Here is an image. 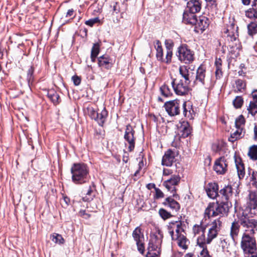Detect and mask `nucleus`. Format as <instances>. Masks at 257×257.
<instances>
[{
    "instance_id": "nucleus-58",
    "label": "nucleus",
    "mask_w": 257,
    "mask_h": 257,
    "mask_svg": "<svg viewBox=\"0 0 257 257\" xmlns=\"http://www.w3.org/2000/svg\"><path fill=\"white\" fill-rule=\"evenodd\" d=\"M79 215L85 219L88 218L89 217V215L86 212L85 210H80L79 212Z\"/></svg>"
},
{
    "instance_id": "nucleus-15",
    "label": "nucleus",
    "mask_w": 257,
    "mask_h": 257,
    "mask_svg": "<svg viewBox=\"0 0 257 257\" xmlns=\"http://www.w3.org/2000/svg\"><path fill=\"white\" fill-rule=\"evenodd\" d=\"M206 227L202 224L199 225L195 224L193 227L194 234L198 236L197 238V245H203L205 242V232Z\"/></svg>"
},
{
    "instance_id": "nucleus-13",
    "label": "nucleus",
    "mask_w": 257,
    "mask_h": 257,
    "mask_svg": "<svg viewBox=\"0 0 257 257\" xmlns=\"http://www.w3.org/2000/svg\"><path fill=\"white\" fill-rule=\"evenodd\" d=\"M227 165L228 164L225 156H222L215 161L213 169L217 174L223 175L224 174L227 170Z\"/></svg>"
},
{
    "instance_id": "nucleus-44",
    "label": "nucleus",
    "mask_w": 257,
    "mask_h": 257,
    "mask_svg": "<svg viewBox=\"0 0 257 257\" xmlns=\"http://www.w3.org/2000/svg\"><path fill=\"white\" fill-rule=\"evenodd\" d=\"M160 91L161 92V94L165 97L170 96L172 94L169 86L165 84L160 87Z\"/></svg>"
},
{
    "instance_id": "nucleus-14",
    "label": "nucleus",
    "mask_w": 257,
    "mask_h": 257,
    "mask_svg": "<svg viewBox=\"0 0 257 257\" xmlns=\"http://www.w3.org/2000/svg\"><path fill=\"white\" fill-rule=\"evenodd\" d=\"M154 45L156 50L157 59L162 63L166 64L170 63L171 62L172 58L170 57V59L168 58V60L167 58V53H166L165 57H164L163 49L161 42L159 40H157L154 41Z\"/></svg>"
},
{
    "instance_id": "nucleus-45",
    "label": "nucleus",
    "mask_w": 257,
    "mask_h": 257,
    "mask_svg": "<svg viewBox=\"0 0 257 257\" xmlns=\"http://www.w3.org/2000/svg\"><path fill=\"white\" fill-rule=\"evenodd\" d=\"M159 214L160 216L164 219L166 220L168 218H171L172 215L171 214L170 212L167 211L164 208H161L159 210Z\"/></svg>"
},
{
    "instance_id": "nucleus-28",
    "label": "nucleus",
    "mask_w": 257,
    "mask_h": 257,
    "mask_svg": "<svg viewBox=\"0 0 257 257\" xmlns=\"http://www.w3.org/2000/svg\"><path fill=\"white\" fill-rule=\"evenodd\" d=\"M191 133V128L188 122H184L179 128V135L181 137L185 138L188 137Z\"/></svg>"
},
{
    "instance_id": "nucleus-43",
    "label": "nucleus",
    "mask_w": 257,
    "mask_h": 257,
    "mask_svg": "<svg viewBox=\"0 0 257 257\" xmlns=\"http://www.w3.org/2000/svg\"><path fill=\"white\" fill-rule=\"evenodd\" d=\"M207 244L203 243V245H197V246L201 249L200 254L201 257H211L209 254L207 246Z\"/></svg>"
},
{
    "instance_id": "nucleus-51",
    "label": "nucleus",
    "mask_w": 257,
    "mask_h": 257,
    "mask_svg": "<svg viewBox=\"0 0 257 257\" xmlns=\"http://www.w3.org/2000/svg\"><path fill=\"white\" fill-rule=\"evenodd\" d=\"M100 20L98 18H94L86 21L85 24L90 27H92L95 24L99 23Z\"/></svg>"
},
{
    "instance_id": "nucleus-2",
    "label": "nucleus",
    "mask_w": 257,
    "mask_h": 257,
    "mask_svg": "<svg viewBox=\"0 0 257 257\" xmlns=\"http://www.w3.org/2000/svg\"><path fill=\"white\" fill-rule=\"evenodd\" d=\"M231 204L228 201L216 202L210 203L204 212L205 217L208 218L211 217H217L221 219L228 215Z\"/></svg>"
},
{
    "instance_id": "nucleus-30",
    "label": "nucleus",
    "mask_w": 257,
    "mask_h": 257,
    "mask_svg": "<svg viewBox=\"0 0 257 257\" xmlns=\"http://www.w3.org/2000/svg\"><path fill=\"white\" fill-rule=\"evenodd\" d=\"M94 188V184L92 182L91 185L89 186V188L86 192L85 191H84V194L85 195V196L82 197V200L83 201L89 202L93 199L95 195L93 193Z\"/></svg>"
},
{
    "instance_id": "nucleus-60",
    "label": "nucleus",
    "mask_w": 257,
    "mask_h": 257,
    "mask_svg": "<svg viewBox=\"0 0 257 257\" xmlns=\"http://www.w3.org/2000/svg\"><path fill=\"white\" fill-rule=\"evenodd\" d=\"M172 173H173L172 170H171L170 169H164L163 170V175L164 176H169V175L172 174Z\"/></svg>"
},
{
    "instance_id": "nucleus-39",
    "label": "nucleus",
    "mask_w": 257,
    "mask_h": 257,
    "mask_svg": "<svg viewBox=\"0 0 257 257\" xmlns=\"http://www.w3.org/2000/svg\"><path fill=\"white\" fill-rule=\"evenodd\" d=\"M247 33L250 36H253L257 33V24L253 22H251L247 25Z\"/></svg>"
},
{
    "instance_id": "nucleus-20",
    "label": "nucleus",
    "mask_w": 257,
    "mask_h": 257,
    "mask_svg": "<svg viewBox=\"0 0 257 257\" xmlns=\"http://www.w3.org/2000/svg\"><path fill=\"white\" fill-rule=\"evenodd\" d=\"M212 147L214 151L219 153L220 155L223 156H227L229 153L227 144L223 141H220L214 144Z\"/></svg>"
},
{
    "instance_id": "nucleus-31",
    "label": "nucleus",
    "mask_w": 257,
    "mask_h": 257,
    "mask_svg": "<svg viewBox=\"0 0 257 257\" xmlns=\"http://www.w3.org/2000/svg\"><path fill=\"white\" fill-rule=\"evenodd\" d=\"M219 232V231L217 230L209 229L207 234V237L205 236L204 243L207 244H210L212 242L213 239H214L217 236Z\"/></svg>"
},
{
    "instance_id": "nucleus-48",
    "label": "nucleus",
    "mask_w": 257,
    "mask_h": 257,
    "mask_svg": "<svg viewBox=\"0 0 257 257\" xmlns=\"http://www.w3.org/2000/svg\"><path fill=\"white\" fill-rule=\"evenodd\" d=\"M100 45L98 43H94L91 49V54L94 56H97L99 53Z\"/></svg>"
},
{
    "instance_id": "nucleus-62",
    "label": "nucleus",
    "mask_w": 257,
    "mask_h": 257,
    "mask_svg": "<svg viewBox=\"0 0 257 257\" xmlns=\"http://www.w3.org/2000/svg\"><path fill=\"white\" fill-rule=\"evenodd\" d=\"M252 97L254 102H257V90L252 91Z\"/></svg>"
},
{
    "instance_id": "nucleus-8",
    "label": "nucleus",
    "mask_w": 257,
    "mask_h": 257,
    "mask_svg": "<svg viewBox=\"0 0 257 257\" xmlns=\"http://www.w3.org/2000/svg\"><path fill=\"white\" fill-rule=\"evenodd\" d=\"M171 85L175 92L178 95H185L189 91V84L183 82V80L172 78Z\"/></svg>"
},
{
    "instance_id": "nucleus-26",
    "label": "nucleus",
    "mask_w": 257,
    "mask_h": 257,
    "mask_svg": "<svg viewBox=\"0 0 257 257\" xmlns=\"http://www.w3.org/2000/svg\"><path fill=\"white\" fill-rule=\"evenodd\" d=\"M209 23L210 20L209 19L205 16H201L199 17L198 20L197 19V22L195 25L196 28L202 32L208 27Z\"/></svg>"
},
{
    "instance_id": "nucleus-37",
    "label": "nucleus",
    "mask_w": 257,
    "mask_h": 257,
    "mask_svg": "<svg viewBox=\"0 0 257 257\" xmlns=\"http://www.w3.org/2000/svg\"><path fill=\"white\" fill-rule=\"evenodd\" d=\"M222 226V221L220 218L214 220L209 225V228L212 230H215L219 231Z\"/></svg>"
},
{
    "instance_id": "nucleus-56",
    "label": "nucleus",
    "mask_w": 257,
    "mask_h": 257,
    "mask_svg": "<svg viewBox=\"0 0 257 257\" xmlns=\"http://www.w3.org/2000/svg\"><path fill=\"white\" fill-rule=\"evenodd\" d=\"M240 48L238 47L234 48L232 52V57L237 58L240 56Z\"/></svg>"
},
{
    "instance_id": "nucleus-17",
    "label": "nucleus",
    "mask_w": 257,
    "mask_h": 257,
    "mask_svg": "<svg viewBox=\"0 0 257 257\" xmlns=\"http://www.w3.org/2000/svg\"><path fill=\"white\" fill-rule=\"evenodd\" d=\"M179 73L184 78V82L189 84L193 80L194 72L186 66H181L179 67Z\"/></svg>"
},
{
    "instance_id": "nucleus-34",
    "label": "nucleus",
    "mask_w": 257,
    "mask_h": 257,
    "mask_svg": "<svg viewBox=\"0 0 257 257\" xmlns=\"http://www.w3.org/2000/svg\"><path fill=\"white\" fill-rule=\"evenodd\" d=\"M165 45L167 49V58L168 60V58L170 59V57H172V49L174 47V42L172 40H166L165 42Z\"/></svg>"
},
{
    "instance_id": "nucleus-41",
    "label": "nucleus",
    "mask_w": 257,
    "mask_h": 257,
    "mask_svg": "<svg viewBox=\"0 0 257 257\" xmlns=\"http://www.w3.org/2000/svg\"><path fill=\"white\" fill-rule=\"evenodd\" d=\"M257 14V10L250 8L245 11V16L251 20H255Z\"/></svg>"
},
{
    "instance_id": "nucleus-7",
    "label": "nucleus",
    "mask_w": 257,
    "mask_h": 257,
    "mask_svg": "<svg viewBox=\"0 0 257 257\" xmlns=\"http://www.w3.org/2000/svg\"><path fill=\"white\" fill-rule=\"evenodd\" d=\"M181 178L178 175H173L169 179L164 181L163 183V186L173 193V197L176 199H179V195L176 193V186L180 182Z\"/></svg>"
},
{
    "instance_id": "nucleus-40",
    "label": "nucleus",
    "mask_w": 257,
    "mask_h": 257,
    "mask_svg": "<svg viewBox=\"0 0 257 257\" xmlns=\"http://www.w3.org/2000/svg\"><path fill=\"white\" fill-rule=\"evenodd\" d=\"M248 155L252 160H257V145L250 147Z\"/></svg>"
},
{
    "instance_id": "nucleus-1",
    "label": "nucleus",
    "mask_w": 257,
    "mask_h": 257,
    "mask_svg": "<svg viewBox=\"0 0 257 257\" xmlns=\"http://www.w3.org/2000/svg\"><path fill=\"white\" fill-rule=\"evenodd\" d=\"M246 213L243 212L242 215V249L244 257H257L256 252V243L252 237L254 233V228L256 225V221L249 217H246Z\"/></svg>"
},
{
    "instance_id": "nucleus-53",
    "label": "nucleus",
    "mask_w": 257,
    "mask_h": 257,
    "mask_svg": "<svg viewBox=\"0 0 257 257\" xmlns=\"http://www.w3.org/2000/svg\"><path fill=\"white\" fill-rule=\"evenodd\" d=\"M165 195L164 193L158 188H155V194L154 195V198L158 199L160 198H164Z\"/></svg>"
},
{
    "instance_id": "nucleus-6",
    "label": "nucleus",
    "mask_w": 257,
    "mask_h": 257,
    "mask_svg": "<svg viewBox=\"0 0 257 257\" xmlns=\"http://www.w3.org/2000/svg\"><path fill=\"white\" fill-rule=\"evenodd\" d=\"M179 60L185 64H189L194 60V53L186 45L180 46L177 51Z\"/></svg>"
},
{
    "instance_id": "nucleus-55",
    "label": "nucleus",
    "mask_w": 257,
    "mask_h": 257,
    "mask_svg": "<svg viewBox=\"0 0 257 257\" xmlns=\"http://www.w3.org/2000/svg\"><path fill=\"white\" fill-rule=\"evenodd\" d=\"M138 251L141 253L143 254L145 251L144 244L142 241L136 242Z\"/></svg>"
},
{
    "instance_id": "nucleus-9",
    "label": "nucleus",
    "mask_w": 257,
    "mask_h": 257,
    "mask_svg": "<svg viewBox=\"0 0 257 257\" xmlns=\"http://www.w3.org/2000/svg\"><path fill=\"white\" fill-rule=\"evenodd\" d=\"M163 237L162 231L158 229L156 233L151 236L148 248H150L152 250H161Z\"/></svg>"
},
{
    "instance_id": "nucleus-22",
    "label": "nucleus",
    "mask_w": 257,
    "mask_h": 257,
    "mask_svg": "<svg viewBox=\"0 0 257 257\" xmlns=\"http://www.w3.org/2000/svg\"><path fill=\"white\" fill-rule=\"evenodd\" d=\"M218 185L216 183H209L206 187V192L209 197L215 198L218 195Z\"/></svg>"
},
{
    "instance_id": "nucleus-46",
    "label": "nucleus",
    "mask_w": 257,
    "mask_h": 257,
    "mask_svg": "<svg viewBox=\"0 0 257 257\" xmlns=\"http://www.w3.org/2000/svg\"><path fill=\"white\" fill-rule=\"evenodd\" d=\"M148 252L146 257H159L161 253V250H152L150 248H148Z\"/></svg>"
},
{
    "instance_id": "nucleus-24",
    "label": "nucleus",
    "mask_w": 257,
    "mask_h": 257,
    "mask_svg": "<svg viewBox=\"0 0 257 257\" xmlns=\"http://www.w3.org/2000/svg\"><path fill=\"white\" fill-rule=\"evenodd\" d=\"M98 64L99 67L109 69L112 67L113 61L108 56L102 55L98 57Z\"/></svg>"
},
{
    "instance_id": "nucleus-42",
    "label": "nucleus",
    "mask_w": 257,
    "mask_h": 257,
    "mask_svg": "<svg viewBox=\"0 0 257 257\" xmlns=\"http://www.w3.org/2000/svg\"><path fill=\"white\" fill-rule=\"evenodd\" d=\"M34 72V67H33V66H31L27 71V78L29 86L30 85V84H32V83L34 80V76L33 75Z\"/></svg>"
},
{
    "instance_id": "nucleus-16",
    "label": "nucleus",
    "mask_w": 257,
    "mask_h": 257,
    "mask_svg": "<svg viewBox=\"0 0 257 257\" xmlns=\"http://www.w3.org/2000/svg\"><path fill=\"white\" fill-rule=\"evenodd\" d=\"M222 33L226 34L227 37H229L231 41H236L239 36L238 27L235 26L232 23L227 25L226 27L224 28Z\"/></svg>"
},
{
    "instance_id": "nucleus-64",
    "label": "nucleus",
    "mask_w": 257,
    "mask_h": 257,
    "mask_svg": "<svg viewBox=\"0 0 257 257\" xmlns=\"http://www.w3.org/2000/svg\"><path fill=\"white\" fill-rule=\"evenodd\" d=\"M63 200L67 205H68L70 203V199L67 196L63 197Z\"/></svg>"
},
{
    "instance_id": "nucleus-3",
    "label": "nucleus",
    "mask_w": 257,
    "mask_h": 257,
    "mask_svg": "<svg viewBox=\"0 0 257 257\" xmlns=\"http://www.w3.org/2000/svg\"><path fill=\"white\" fill-rule=\"evenodd\" d=\"M182 223L183 222L180 220L171 221L168 225V229L172 239L176 240L178 245L185 249L187 248V238L183 233L184 229L182 227Z\"/></svg>"
},
{
    "instance_id": "nucleus-10",
    "label": "nucleus",
    "mask_w": 257,
    "mask_h": 257,
    "mask_svg": "<svg viewBox=\"0 0 257 257\" xmlns=\"http://www.w3.org/2000/svg\"><path fill=\"white\" fill-rule=\"evenodd\" d=\"M257 208V194L254 191H249L247 197V206L245 212H250V216L255 213Z\"/></svg>"
},
{
    "instance_id": "nucleus-38",
    "label": "nucleus",
    "mask_w": 257,
    "mask_h": 257,
    "mask_svg": "<svg viewBox=\"0 0 257 257\" xmlns=\"http://www.w3.org/2000/svg\"><path fill=\"white\" fill-rule=\"evenodd\" d=\"M50 238L52 241L55 243L62 244H64L65 242V240L62 235L56 233H53L52 234H51L50 236Z\"/></svg>"
},
{
    "instance_id": "nucleus-57",
    "label": "nucleus",
    "mask_w": 257,
    "mask_h": 257,
    "mask_svg": "<svg viewBox=\"0 0 257 257\" xmlns=\"http://www.w3.org/2000/svg\"><path fill=\"white\" fill-rule=\"evenodd\" d=\"M72 79L75 85H79L81 82V79L78 76H73L72 77Z\"/></svg>"
},
{
    "instance_id": "nucleus-19",
    "label": "nucleus",
    "mask_w": 257,
    "mask_h": 257,
    "mask_svg": "<svg viewBox=\"0 0 257 257\" xmlns=\"http://www.w3.org/2000/svg\"><path fill=\"white\" fill-rule=\"evenodd\" d=\"M175 198L173 197V196L167 197L163 202L162 204L169 208L172 211L177 212L180 209V204L175 200Z\"/></svg>"
},
{
    "instance_id": "nucleus-35",
    "label": "nucleus",
    "mask_w": 257,
    "mask_h": 257,
    "mask_svg": "<svg viewBox=\"0 0 257 257\" xmlns=\"http://www.w3.org/2000/svg\"><path fill=\"white\" fill-rule=\"evenodd\" d=\"M141 230V227L138 226L133 232V237L136 242L142 241L144 239V235Z\"/></svg>"
},
{
    "instance_id": "nucleus-18",
    "label": "nucleus",
    "mask_w": 257,
    "mask_h": 257,
    "mask_svg": "<svg viewBox=\"0 0 257 257\" xmlns=\"http://www.w3.org/2000/svg\"><path fill=\"white\" fill-rule=\"evenodd\" d=\"M206 70L202 66H200L197 70L195 79L193 80L194 85L203 86L205 84Z\"/></svg>"
},
{
    "instance_id": "nucleus-33",
    "label": "nucleus",
    "mask_w": 257,
    "mask_h": 257,
    "mask_svg": "<svg viewBox=\"0 0 257 257\" xmlns=\"http://www.w3.org/2000/svg\"><path fill=\"white\" fill-rule=\"evenodd\" d=\"M234 158L236 168L237 171V175L239 179H240L241 178V157L240 156V153L238 151H235L234 155Z\"/></svg>"
},
{
    "instance_id": "nucleus-54",
    "label": "nucleus",
    "mask_w": 257,
    "mask_h": 257,
    "mask_svg": "<svg viewBox=\"0 0 257 257\" xmlns=\"http://www.w3.org/2000/svg\"><path fill=\"white\" fill-rule=\"evenodd\" d=\"M233 87L235 92L241 91V81L239 79L235 80V83L233 84Z\"/></svg>"
},
{
    "instance_id": "nucleus-59",
    "label": "nucleus",
    "mask_w": 257,
    "mask_h": 257,
    "mask_svg": "<svg viewBox=\"0 0 257 257\" xmlns=\"http://www.w3.org/2000/svg\"><path fill=\"white\" fill-rule=\"evenodd\" d=\"M235 125L237 128H239L241 126V115H239L236 119Z\"/></svg>"
},
{
    "instance_id": "nucleus-47",
    "label": "nucleus",
    "mask_w": 257,
    "mask_h": 257,
    "mask_svg": "<svg viewBox=\"0 0 257 257\" xmlns=\"http://www.w3.org/2000/svg\"><path fill=\"white\" fill-rule=\"evenodd\" d=\"M249 112L254 115L257 113V104L255 102H250L248 108Z\"/></svg>"
},
{
    "instance_id": "nucleus-5",
    "label": "nucleus",
    "mask_w": 257,
    "mask_h": 257,
    "mask_svg": "<svg viewBox=\"0 0 257 257\" xmlns=\"http://www.w3.org/2000/svg\"><path fill=\"white\" fill-rule=\"evenodd\" d=\"M183 109V114L185 117L190 119L192 118L191 111L193 110L190 108V107H187L186 102H184L182 104L179 100H173L166 102L164 104V107L166 111L170 116H175L179 114L180 112L181 107Z\"/></svg>"
},
{
    "instance_id": "nucleus-36",
    "label": "nucleus",
    "mask_w": 257,
    "mask_h": 257,
    "mask_svg": "<svg viewBox=\"0 0 257 257\" xmlns=\"http://www.w3.org/2000/svg\"><path fill=\"white\" fill-rule=\"evenodd\" d=\"M216 67L215 75L217 78H219L222 75V60L220 58L216 59L215 62Z\"/></svg>"
},
{
    "instance_id": "nucleus-61",
    "label": "nucleus",
    "mask_w": 257,
    "mask_h": 257,
    "mask_svg": "<svg viewBox=\"0 0 257 257\" xmlns=\"http://www.w3.org/2000/svg\"><path fill=\"white\" fill-rule=\"evenodd\" d=\"M65 17L66 18L74 17V10L72 9L69 10Z\"/></svg>"
},
{
    "instance_id": "nucleus-12",
    "label": "nucleus",
    "mask_w": 257,
    "mask_h": 257,
    "mask_svg": "<svg viewBox=\"0 0 257 257\" xmlns=\"http://www.w3.org/2000/svg\"><path fill=\"white\" fill-rule=\"evenodd\" d=\"M88 113L89 116L92 118L96 121L99 125L102 126L104 123L105 119L107 116L108 113L105 108L103 107L101 110V118H98V111L94 108L90 107L88 108Z\"/></svg>"
},
{
    "instance_id": "nucleus-50",
    "label": "nucleus",
    "mask_w": 257,
    "mask_h": 257,
    "mask_svg": "<svg viewBox=\"0 0 257 257\" xmlns=\"http://www.w3.org/2000/svg\"><path fill=\"white\" fill-rule=\"evenodd\" d=\"M240 132H239L238 130L236 131L233 133L231 134L230 137L228 139L229 141L233 143L235 141L240 138Z\"/></svg>"
},
{
    "instance_id": "nucleus-49",
    "label": "nucleus",
    "mask_w": 257,
    "mask_h": 257,
    "mask_svg": "<svg viewBox=\"0 0 257 257\" xmlns=\"http://www.w3.org/2000/svg\"><path fill=\"white\" fill-rule=\"evenodd\" d=\"M250 185H252V186L257 188V173H254V172H253L250 178Z\"/></svg>"
},
{
    "instance_id": "nucleus-21",
    "label": "nucleus",
    "mask_w": 257,
    "mask_h": 257,
    "mask_svg": "<svg viewBox=\"0 0 257 257\" xmlns=\"http://www.w3.org/2000/svg\"><path fill=\"white\" fill-rule=\"evenodd\" d=\"M201 2L199 0H190L187 4L186 10L195 14L200 11Z\"/></svg>"
},
{
    "instance_id": "nucleus-11",
    "label": "nucleus",
    "mask_w": 257,
    "mask_h": 257,
    "mask_svg": "<svg viewBox=\"0 0 257 257\" xmlns=\"http://www.w3.org/2000/svg\"><path fill=\"white\" fill-rule=\"evenodd\" d=\"M135 131L130 124L126 126L124 135V139L128 144V150L132 152L134 150L135 146V138L134 137Z\"/></svg>"
},
{
    "instance_id": "nucleus-52",
    "label": "nucleus",
    "mask_w": 257,
    "mask_h": 257,
    "mask_svg": "<svg viewBox=\"0 0 257 257\" xmlns=\"http://www.w3.org/2000/svg\"><path fill=\"white\" fill-rule=\"evenodd\" d=\"M233 105L235 108H241V96H237L233 101Z\"/></svg>"
},
{
    "instance_id": "nucleus-29",
    "label": "nucleus",
    "mask_w": 257,
    "mask_h": 257,
    "mask_svg": "<svg viewBox=\"0 0 257 257\" xmlns=\"http://www.w3.org/2000/svg\"><path fill=\"white\" fill-rule=\"evenodd\" d=\"M219 194L222 196V199L225 200L224 201H228L229 198L232 195V187L230 185L225 186L220 190Z\"/></svg>"
},
{
    "instance_id": "nucleus-25",
    "label": "nucleus",
    "mask_w": 257,
    "mask_h": 257,
    "mask_svg": "<svg viewBox=\"0 0 257 257\" xmlns=\"http://www.w3.org/2000/svg\"><path fill=\"white\" fill-rule=\"evenodd\" d=\"M182 21L185 24L194 25L197 22V17L195 14L185 10L183 15Z\"/></svg>"
},
{
    "instance_id": "nucleus-27",
    "label": "nucleus",
    "mask_w": 257,
    "mask_h": 257,
    "mask_svg": "<svg viewBox=\"0 0 257 257\" xmlns=\"http://www.w3.org/2000/svg\"><path fill=\"white\" fill-rule=\"evenodd\" d=\"M240 230V223L239 221H234L232 223L230 235L234 242L237 239L238 235Z\"/></svg>"
},
{
    "instance_id": "nucleus-23",
    "label": "nucleus",
    "mask_w": 257,
    "mask_h": 257,
    "mask_svg": "<svg viewBox=\"0 0 257 257\" xmlns=\"http://www.w3.org/2000/svg\"><path fill=\"white\" fill-rule=\"evenodd\" d=\"M175 153L168 150L164 154L162 160V164L166 166H171L174 162Z\"/></svg>"
},
{
    "instance_id": "nucleus-63",
    "label": "nucleus",
    "mask_w": 257,
    "mask_h": 257,
    "mask_svg": "<svg viewBox=\"0 0 257 257\" xmlns=\"http://www.w3.org/2000/svg\"><path fill=\"white\" fill-rule=\"evenodd\" d=\"M147 188L149 189V190H151L152 189L154 188L155 190V188H157L156 187V185L154 183H149L147 185Z\"/></svg>"
},
{
    "instance_id": "nucleus-4",
    "label": "nucleus",
    "mask_w": 257,
    "mask_h": 257,
    "mask_svg": "<svg viewBox=\"0 0 257 257\" xmlns=\"http://www.w3.org/2000/svg\"><path fill=\"white\" fill-rule=\"evenodd\" d=\"M72 180L76 184H82L87 182L89 179V169L84 163L74 164L71 168Z\"/></svg>"
},
{
    "instance_id": "nucleus-32",
    "label": "nucleus",
    "mask_w": 257,
    "mask_h": 257,
    "mask_svg": "<svg viewBox=\"0 0 257 257\" xmlns=\"http://www.w3.org/2000/svg\"><path fill=\"white\" fill-rule=\"evenodd\" d=\"M47 96L54 104L59 103V95L54 89H50L47 91Z\"/></svg>"
}]
</instances>
